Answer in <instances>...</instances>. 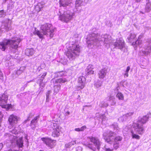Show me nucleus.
<instances>
[{"mask_svg": "<svg viewBox=\"0 0 151 151\" xmlns=\"http://www.w3.org/2000/svg\"><path fill=\"white\" fill-rule=\"evenodd\" d=\"M87 40L88 46L91 47H92V46L99 47L102 43L107 44L112 42L111 36L107 34L100 36L95 33L90 34L88 35Z\"/></svg>", "mask_w": 151, "mask_h": 151, "instance_id": "obj_1", "label": "nucleus"}, {"mask_svg": "<svg viewBox=\"0 0 151 151\" xmlns=\"http://www.w3.org/2000/svg\"><path fill=\"white\" fill-rule=\"evenodd\" d=\"M40 29V31L36 30L35 28L34 34L37 35L40 38H42L43 35H49L51 37L53 36L54 28L51 24L46 23L41 25Z\"/></svg>", "mask_w": 151, "mask_h": 151, "instance_id": "obj_2", "label": "nucleus"}, {"mask_svg": "<svg viewBox=\"0 0 151 151\" xmlns=\"http://www.w3.org/2000/svg\"><path fill=\"white\" fill-rule=\"evenodd\" d=\"M19 37L12 38L11 39L6 40L0 42V48L2 50L4 51L9 45L12 48L17 49L18 46L19 42L21 41Z\"/></svg>", "mask_w": 151, "mask_h": 151, "instance_id": "obj_3", "label": "nucleus"}, {"mask_svg": "<svg viewBox=\"0 0 151 151\" xmlns=\"http://www.w3.org/2000/svg\"><path fill=\"white\" fill-rule=\"evenodd\" d=\"M80 52V48L79 46L76 43H70L66 55L70 59L73 60L76 56L79 55Z\"/></svg>", "mask_w": 151, "mask_h": 151, "instance_id": "obj_4", "label": "nucleus"}, {"mask_svg": "<svg viewBox=\"0 0 151 151\" xmlns=\"http://www.w3.org/2000/svg\"><path fill=\"white\" fill-rule=\"evenodd\" d=\"M144 132V129L142 125L138 123H134L132 126L131 130L132 138L139 139H140V136L136 133L142 135Z\"/></svg>", "mask_w": 151, "mask_h": 151, "instance_id": "obj_5", "label": "nucleus"}, {"mask_svg": "<svg viewBox=\"0 0 151 151\" xmlns=\"http://www.w3.org/2000/svg\"><path fill=\"white\" fill-rule=\"evenodd\" d=\"M89 139L90 141L93 143V145L88 144L87 147L93 151H99L101 144L99 139L96 137H90Z\"/></svg>", "mask_w": 151, "mask_h": 151, "instance_id": "obj_6", "label": "nucleus"}, {"mask_svg": "<svg viewBox=\"0 0 151 151\" xmlns=\"http://www.w3.org/2000/svg\"><path fill=\"white\" fill-rule=\"evenodd\" d=\"M59 13L60 14L59 17V19L65 22H67L71 20L75 14L73 12L69 10L64 11L63 12L61 10L59 11Z\"/></svg>", "mask_w": 151, "mask_h": 151, "instance_id": "obj_7", "label": "nucleus"}, {"mask_svg": "<svg viewBox=\"0 0 151 151\" xmlns=\"http://www.w3.org/2000/svg\"><path fill=\"white\" fill-rule=\"evenodd\" d=\"M8 96L6 93L0 95V104L2 108L8 110L12 108V105L10 104H6Z\"/></svg>", "mask_w": 151, "mask_h": 151, "instance_id": "obj_8", "label": "nucleus"}, {"mask_svg": "<svg viewBox=\"0 0 151 151\" xmlns=\"http://www.w3.org/2000/svg\"><path fill=\"white\" fill-rule=\"evenodd\" d=\"M114 135L115 134L114 132L110 130H108L104 133L103 137L106 142L111 144L112 142V139L111 137Z\"/></svg>", "mask_w": 151, "mask_h": 151, "instance_id": "obj_9", "label": "nucleus"}, {"mask_svg": "<svg viewBox=\"0 0 151 151\" xmlns=\"http://www.w3.org/2000/svg\"><path fill=\"white\" fill-rule=\"evenodd\" d=\"M51 126L53 130L52 134V136L54 137L59 136L60 134L61 127L56 123H52Z\"/></svg>", "mask_w": 151, "mask_h": 151, "instance_id": "obj_10", "label": "nucleus"}, {"mask_svg": "<svg viewBox=\"0 0 151 151\" xmlns=\"http://www.w3.org/2000/svg\"><path fill=\"white\" fill-rule=\"evenodd\" d=\"M113 45L115 48L122 50L125 46L124 40L122 38L117 39Z\"/></svg>", "mask_w": 151, "mask_h": 151, "instance_id": "obj_11", "label": "nucleus"}, {"mask_svg": "<svg viewBox=\"0 0 151 151\" xmlns=\"http://www.w3.org/2000/svg\"><path fill=\"white\" fill-rule=\"evenodd\" d=\"M19 117L14 114L10 115L8 119L9 124L11 125H14L17 124L18 122L20 120Z\"/></svg>", "mask_w": 151, "mask_h": 151, "instance_id": "obj_12", "label": "nucleus"}, {"mask_svg": "<svg viewBox=\"0 0 151 151\" xmlns=\"http://www.w3.org/2000/svg\"><path fill=\"white\" fill-rule=\"evenodd\" d=\"M86 79L83 76H81L78 78V90L82 89L85 86V81Z\"/></svg>", "mask_w": 151, "mask_h": 151, "instance_id": "obj_13", "label": "nucleus"}, {"mask_svg": "<svg viewBox=\"0 0 151 151\" xmlns=\"http://www.w3.org/2000/svg\"><path fill=\"white\" fill-rule=\"evenodd\" d=\"M122 139V138L120 136H117L114 139L113 141V147L114 149L116 150L119 147V143Z\"/></svg>", "mask_w": 151, "mask_h": 151, "instance_id": "obj_14", "label": "nucleus"}, {"mask_svg": "<svg viewBox=\"0 0 151 151\" xmlns=\"http://www.w3.org/2000/svg\"><path fill=\"white\" fill-rule=\"evenodd\" d=\"M43 140L47 145L51 148L53 147L56 142L55 140H52L49 138L44 139Z\"/></svg>", "mask_w": 151, "mask_h": 151, "instance_id": "obj_15", "label": "nucleus"}, {"mask_svg": "<svg viewBox=\"0 0 151 151\" xmlns=\"http://www.w3.org/2000/svg\"><path fill=\"white\" fill-rule=\"evenodd\" d=\"M107 73V69L106 68H104L100 70L98 75L99 78L103 79L105 77Z\"/></svg>", "mask_w": 151, "mask_h": 151, "instance_id": "obj_16", "label": "nucleus"}, {"mask_svg": "<svg viewBox=\"0 0 151 151\" xmlns=\"http://www.w3.org/2000/svg\"><path fill=\"white\" fill-rule=\"evenodd\" d=\"M94 66L92 65H89L86 70V73L88 75L93 74L94 73Z\"/></svg>", "mask_w": 151, "mask_h": 151, "instance_id": "obj_17", "label": "nucleus"}, {"mask_svg": "<svg viewBox=\"0 0 151 151\" xmlns=\"http://www.w3.org/2000/svg\"><path fill=\"white\" fill-rule=\"evenodd\" d=\"M71 0H60V4L63 6H65L69 4L71 5Z\"/></svg>", "mask_w": 151, "mask_h": 151, "instance_id": "obj_18", "label": "nucleus"}, {"mask_svg": "<svg viewBox=\"0 0 151 151\" xmlns=\"http://www.w3.org/2000/svg\"><path fill=\"white\" fill-rule=\"evenodd\" d=\"M151 51V40L145 50H142V53L145 55H147L150 54Z\"/></svg>", "mask_w": 151, "mask_h": 151, "instance_id": "obj_19", "label": "nucleus"}, {"mask_svg": "<svg viewBox=\"0 0 151 151\" xmlns=\"http://www.w3.org/2000/svg\"><path fill=\"white\" fill-rule=\"evenodd\" d=\"M67 81V80L64 78H60L55 80L54 82L55 84L64 83Z\"/></svg>", "mask_w": 151, "mask_h": 151, "instance_id": "obj_20", "label": "nucleus"}, {"mask_svg": "<svg viewBox=\"0 0 151 151\" xmlns=\"http://www.w3.org/2000/svg\"><path fill=\"white\" fill-rule=\"evenodd\" d=\"M25 69V67L21 66L19 69L15 71L16 74L18 76L20 75L24 72Z\"/></svg>", "mask_w": 151, "mask_h": 151, "instance_id": "obj_21", "label": "nucleus"}, {"mask_svg": "<svg viewBox=\"0 0 151 151\" xmlns=\"http://www.w3.org/2000/svg\"><path fill=\"white\" fill-rule=\"evenodd\" d=\"M35 52V50L32 49H27L25 51V53L27 56L32 55Z\"/></svg>", "mask_w": 151, "mask_h": 151, "instance_id": "obj_22", "label": "nucleus"}, {"mask_svg": "<svg viewBox=\"0 0 151 151\" xmlns=\"http://www.w3.org/2000/svg\"><path fill=\"white\" fill-rule=\"evenodd\" d=\"M148 116H145L141 118L140 119H139V122L141 123L142 124H144L146 123V122L148 121Z\"/></svg>", "mask_w": 151, "mask_h": 151, "instance_id": "obj_23", "label": "nucleus"}, {"mask_svg": "<svg viewBox=\"0 0 151 151\" xmlns=\"http://www.w3.org/2000/svg\"><path fill=\"white\" fill-rule=\"evenodd\" d=\"M54 93L55 94L57 93L60 89L61 85L60 84H57L54 86Z\"/></svg>", "mask_w": 151, "mask_h": 151, "instance_id": "obj_24", "label": "nucleus"}, {"mask_svg": "<svg viewBox=\"0 0 151 151\" xmlns=\"http://www.w3.org/2000/svg\"><path fill=\"white\" fill-rule=\"evenodd\" d=\"M16 143L19 147H22L23 146V140H22V138H19L16 141Z\"/></svg>", "mask_w": 151, "mask_h": 151, "instance_id": "obj_25", "label": "nucleus"}, {"mask_svg": "<svg viewBox=\"0 0 151 151\" xmlns=\"http://www.w3.org/2000/svg\"><path fill=\"white\" fill-rule=\"evenodd\" d=\"M116 97L119 100H123L124 99V96L123 94L120 92H118L116 95Z\"/></svg>", "mask_w": 151, "mask_h": 151, "instance_id": "obj_26", "label": "nucleus"}, {"mask_svg": "<svg viewBox=\"0 0 151 151\" xmlns=\"http://www.w3.org/2000/svg\"><path fill=\"white\" fill-rule=\"evenodd\" d=\"M143 36V35L142 34H141V35H139V36L138 39V40L136 41V42H135V43H134V42H133L132 44L133 45H135V44H136L137 45H139L140 44H141V41H140V40L142 38V37Z\"/></svg>", "mask_w": 151, "mask_h": 151, "instance_id": "obj_27", "label": "nucleus"}, {"mask_svg": "<svg viewBox=\"0 0 151 151\" xmlns=\"http://www.w3.org/2000/svg\"><path fill=\"white\" fill-rule=\"evenodd\" d=\"M86 127L85 126H83L81 127L80 128H76L75 129V130L77 132H82L83 131L86 129Z\"/></svg>", "mask_w": 151, "mask_h": 151, "instance_id": "obj_28", "label": "nucleus"}, {"mask_svg": "<svg viewBox=\"0 0 151 151\" xmlns=\"http://www.w3.org/2000/svg\"><path fill=\"white\" fill-rule=\"evenodd\" d=\"M145 11L148 12L150 11L151 9L150 4L149 2H148L146 4V5L145 8Z\"/></svg>", "mask_w": 151, "mask_h": 151, "instance_id": "obj_29", "label": "nucleus"}, {"mask_svg": "<svg viewBox=\"0 0 151 151\" xmlns=\"http://www.w3.org/2000/svg\"><path fill=\"white\" fill-rule=\"evenodd\" d=\"M136 37L134 33H131L130 35V37L128 38L129 41L131 42L132 40L135 38Z\"/></svg>", "mask_w": 151, "mask_h": 151, "instance_id": "obj_30", "label": "nucleus"}, {"mask_svg": "<svg viewBox=\"0 0 151 151\" xmlns=\"http://www.w3.org/2000/svg\"><path fill=\"white\" fill-rule=\"evenodd\" d=\"M4 28L6 30H9L10 28V26L8 23H4Z\"/></svg>", "mask_w": 151, "mask_h": 151, "instance_id": "obj_31", "label": "nucleus"}, {"mask_svg": "<svg viewBox=\"0 0 151 151\" xmlns=\"http://www.w3.org/2000/svg\"><path fill=\"white\" fill-rule=\"evenodd\" d=\"M112 126L114 130H119V129L117 124L116 123H114L112 124Z\"/></svg>", "mask_w": 151, "mask_h": 151, "instance_id": "obj_32", "label": "nucleus"}, {"mask_svg": "<svg viewBox=\"0 0 151 151\" xmlns=\"http://www.w3.org/2000/svg\"><path fill=\"white\" fill-rule=\"evenodd\" d=\"M82 3V1L80 0H76V7H78L80 6Z\"/></svg>", "mask_w": 151, "mask_h": 151, "instance_id": "obj_33", "label": "nucleus"}, {"mask_svg": "<svg viewBox=\"0 0 151 151\" xmlns=\"http://www.w3.org/2000/svg\"><path fill=\"white\" fill-rule=\"evenodd\" d=\"M39 118L38 116H37L35 117V118L33 119L31 122V125L32 124L34 123H36L37 122V119Z\"/></svg>", "mask_w": 151, "mask_h": 151, "instance_id": "obj_34", "label": "nucleus"}, {"mask_svg": "<svg viewBox=\"0 0 151 151\" xmlns=\"http://www.w3.org/2000/svg\"><path fill=\"white\" fill-rule=\"evenodd\" d=\"M51 93V91L50 90L48 91L46 93V101H48L49 97V95Z\"/></svg>", "mask_w": 151, "mask_h": 151, "instance_id": "obj_35", "label": "nucleus"}, {"mask_svg": "<svg viewBox=\"0 0 151 151\" xmlns=\"http://www.w3.org/2000/svg\"><path fill=\"white\" fill-rule=\"evenodd\" d=\"M35 9L36 12H40L41 9L37 4L35 6Z\"/></svg>", "mask_w": 151, "mask_h": 151, "instance_id": "obj_36", "label": "nucleus"}, {"mask_svg": "<svg viewBox=\"0 0 151 151\" xmlns=\"http://www.w3.org/2000/svg\"><path fill=\"white\" fill-rule=\"evenodd\" d=\"M37 5L39 6L40 9H41L43 7L44 4L43 2H40L37 4Z\"/></svg>", "mask_w": 151, "mask_h": 151, "instance_id": "obj_37", "label": "nucleus"}, {"mask_svg": "<svg viewBox=\"0 0 151 151\" xmlns=\"http://www.w3.org/2000/svg\"><path fill=\"white\" fill-rule=\"evenodd\" d=\"M5 13L4 12L3 10H1L0 11V17H4L5 16Z\"/></svg>", "mask_w": 151, "mask_h": 151, "instance_id": "obj_38", "label": "nucleus"}, {"mask_svg": "<svg viewBox=\"0 0 151 151\" xmlns=\"http://www.w3.org/2000/svg\"><path fill=\"white\" fill-rule=\"evenodd\" d=\"M47 74V73H44L41 77V78L40 79V81H43L44 78Z\"/></svg>", "mask_w": 151, "mask_h": 151, "instance_id": "obj_39", "label": "nucleus"}, {"mask_svg": "<svg viewBox=\"0 0 151 151\" xmlns=\"http://www.w3.org/2000/svg\"><path fill=\"white\" fill-rule=\"evenodd\" d=\"M12 133L16 134L18 133V131L16 129H14L12 131H10Z\"/></svg>", "mask_w": 151, "mask_h": 151, "instance_id": "obj_40", "label": "nucleus"}, {"mask_svg": "<svg viewBox=\"0 0 151 151\" xmlns=\"http://www.w3.org/2000/svg\"><path fill=\"white\" fill-rule=\"evenodd\" d=\"M133 114V113L132 112H129V113H127L125 115H124V117L125 116H132Z\"/></svg>", "mask_w": 151, "mask_h": 151, "instance_id": "obj_41", "label": "nucleus"}, {"mask_svg": "<svg viewBox=\"0 0 151 151\" xmlns=\"http://www.w3.org/2000/svg\"><path fill=\"white\" fill-rule=\"evenodd\" d=\"M65 146L66 148H70L71 147L70 142L69 143L66 144L65 145Z\"/></svg>", "mask_w": 151, "mask_h": 151, "instance_id": "obj_42", "label": "nucleus"}, {"mask_svg": "<svg viewBox=\"0 0 151 151\" xmlns=\"http://www.w3.org/2000/svg\"><path fill=\"white\" fill-rule=\"evenodd\" d=\"M105 151H113V149H110L109 148H107L105 147Z\"/></svg>", "mask_w": 151, "mask_h": 151, "instance_id": "obj_43", "label": "nucleus"}, {"mask_svg": "<svg viewBox=\"0 0 151 151\" xmlns=\"http://www.w3.org/2000/svg\"><path fill=\"white\" fill-rule=\"evenodd\" d=\"M65 72H64V71H61V72H60L59 73L60 74V76H64V75H65Z\"/></svg>", "mask_w": 151, "mask_h": 151, "instance_id": "obj_44", "label": "nucleus"}, {"mask_svg": "<svg viewBox=\"0 0 151 151\" xmlns=\"http://www.w3.org/2000/svg\"><path fill=\"white\" fill-rule=\"evenodd\" d=\"M42 81H40V85L42 87H44L45 86V84L42 83Z\"/></svg>", "mask_w": 151, "mask_h": 151, "instance_id": "obj_45", "label": "nucleus"}, {"mask_svg": "<svg viewBox=\"0 0 151 151\" xmlns=\"http://www.w3.org/2000/svg\"><path fill=\"white\" fill-rule=\"evenodd\" d=\"M71 146H72V145H74V144H76V141H73L70 142Z\"/></svg>", "mask_w": 151, "mask_h": 151, "instance_id": "obj_46", "label": "nucleus"}, {"mask_svg": "<svg viewBox=\"0 0 151 151\" xmlns=\"http://www.w3.org/2000/svg\"><path fill=\"white\" fill-rule=\"evenodd\" d=\"M76 151H82V148L81 147H78L76 148Z\"/></svg>", "mask_w": 151, "mask_h": 151, "instance_id": "obj_47", "label": "nucleus"}, {"mask_svg": "<svg viewBox=\"0 0 151 151\" xmlns=\"http://www.w3.org/2000/svg\"><path fill=\"white\" fill-rule=\"evenodd\" d=\"M128 76V73L125 71V73L124 74V77H125V76H126L127 77Z\"/></svg>", "mask_w": 151, "mask_h": 151, "instance_id": "obj_48", "label": "nucleus"}, {"mask_svg": "<svg viewBox=\"0 0 151 151\" xmlns=\"http://www.w3.org/2000/svg\"><path fill=\"white\" fill-rule=\"evenodd\" d=\"M130 69V67L129 66H128L127 67V68L126 69V70L125 71L128 73Z\"/></svg>", "mask_w": 151, "mask_h": 151, "instance_id": "obj_49", "label": "nucleus"}, {"mask_svg": "<svg viewBox=\"0 0 151 151\" xmlns=\"http://www.w3.org/2000/svg\"><path fill=\"white\" fill-rule=\"evenodd\" d=\"M130 69V67L129 66H128L127 67V68L126 69V70L125 71L128 73Z\"/></svg>", "mask_w": 151, "mask_h": 151, "instance_id": "obj_50", "label": "nucleus"}, {"mask_svg": "<svg viewBox=\"0 0 151 151\" xmlns=\"http://www.w3.org/2000/svg\"><path fill=\"white\" fill-rule=\"evenodd\" d=\"M31 114H30V115H29V116L28 117V118H27V120H25L24 121V122H25V123H26V122L27 121H29V120H30V119H29V117H30V116L31 117V116H32V115L31 116Z\"/></svg>", "mask_w": 151, "mask_h": 151, "instance_id": "obj_51", "label": "nucleus"}, {"mask_svg": "<svg viewBox=\"0 0 151 151\" xmlns=\"http://www.w3.org/2000/svg\"><path fill=\"white\" fill-rule=\"evenodd\" d=\"M3 117V115L2 113L0 112V120Z\"/></svg>", "mask_w": 151, "mask_h": 151, "instance_id": "obj_52", "label": "nucleus"}, {"mask_svg": "<svg viewBox=\"0 0 151 151\" xmlns=\"http://www.w3.org/2000/svg\"><path fill=\"white\" fill-rule=\"evenodd\" d=\"M95 85L97 87H99L101 86V83H99V84H98V85H97V84L96 83L95 84Z\"/></svg>", "mask_w": 151, "mask_h": 151, "instance_id": "obj_53", "label": "nucleus"}, {"mask_svg": "<svg viewBox=\"0 0 151 151\" xmlns=\"http://www.w3.org/2000/svg\"><path fill=\"white\" fill-rule=\"evenodd\" d=\"M7 0H3V4H5L6 3Z\"/></svg>", "mask_w": 151, "mask_h": 151, "instance_id": "obj_54", "label": "nucleus"}, {"mask_svg": "<svg viewBox=\"0 0 151 151\" xmlns=\"http://www.w3.org/2000/svg\"><path fill=\"white\" fill-rule=\"evenodd\" d=\"M136 2H140L141 0H135Z\"/></svg>", "mask_w": 151, "mask_h": 151, "instance_id": "obj_55", "label": "nucleus"}, {"mask_svg": "<svg viewBox=\"0 0 151 151\" xmlns=\"http://www.w3.org/2000/svg\"><path fill=\"white\" fill-rule=\"evenodd\" d=\"M116 104V102H113V103L111 104L112 105H115Z\"/></svg>", "mask_w": 151, "mask_h": 151, "instance_id": "obj_56", "label": "nucleus"}, {"mask_svg": "<svg viewBox=\"0 0 151 151\" xmlns=\"http://www.w3.org/2000/svg\"><path fill=\"white\" fill-rule=\"evenodd\" d=\"M0 75L1 76H2V74L1 72H0Z\"/></svg>", "mask_w": 151, "mask_h": 151, "instance_id": "obj_57", "label": "nucleus"}, {"mask_svg": "<svg viewBox=\"0 0 151 151\" xmlns=\"http://www.w3.org/2000/svg\"><path fill=\"white\" fill-rule=\"evenodd\" d=\"M108 106V105H107V104H106L105 105V106Z\"/></svg>", "mask_w": 151, "mask_h": 151, "instance_id": "obj_58", "label": "nucleus"}, {"mask_svg": "<svg viewBox=\"0 0 151 151\" xmlns=\"http://www.w3.org/2000/svg\"><path fill=\"white\" fill-rule=\"evenodd\" d=\"M11 137H12V135L11 136Z\"/></svg>", "mask_w": 151, "mask_h": 151, "instance_id": "obj_59", "label": "nucleus"}, {"mask_svg": "<svg viewBox=\"0 0 151 151\" xmlns=\"http://www.w3.org/2000/svg\"><path fill=\"white\" fill-rule=\"evenodd\" d=\"M8 7H9V6H8Z\"/></svg>", "mask_w": 151, "mask_h": 151, "instance_id": "obj_60", "label": "nucleus"}]
</instances>
